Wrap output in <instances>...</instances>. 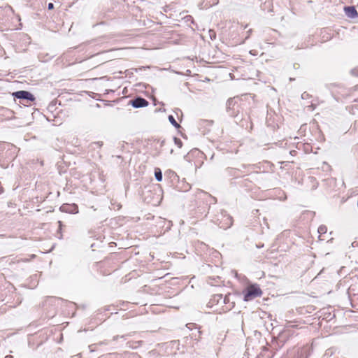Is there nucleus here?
Segmentation results:
<instances>
[{"label": "nucleus", "instance_id": "f257e3e1", "mask_svg": "<svg viewBox=\"0 0 358 358\" xmlns=\"http://www.w3.org/2000/svg\"><path fill=\"white\" fill-rule=\"evenodd\" d=\"M243 300L245 301H252L257 297L262 295V291L257 284L250 285L243 291Z\"/></svg>", "mask_w": 358, "mask_h": 358}, {"label": "nucleus", "instance_id": "f03ea898", "mask_svg": "<svg viewBox=\"0 0 358 358\" xmlns=\"http://www.w3.org/2000/svg\"><path fill=\"white\" fill-rule=\"evenodd\" d=\"M226 110L228 115L231 117H238L240 111V102L237 98H230L226 103Z\"/></svg>", "mask_w": 358, "mask_h": 358}, {"label": "nucleus", "instance_id": "7ed1b4c3", "mask_svg": "<svg viewBox=\"0 0 358 358\" xmlns=\"http://www.w3.org/2000/svg\"><path fill=\"white\" fill-rule=\"evenodd\" d=\"M215 222L221 228L227 229L229 228L233 224V218L227 211L222 210L220 215H217L215 217Z\"/></svg>", "mask_w": 358, "mask_h": 358}, {"label": "nucleus", "instance_id": "20e7f679", "mask_svg": "<svg viewBox=\"0 0 358 358\" xmlns=\"http://www.w3.org/2000/svg\"><path fill=\"white\" fill-rule=\"evenodd\" d=\"M12 96L14 97V99L26 100L31 102L36 99L35 96L30 92L26 90H19L14 92L12 94Z\"/></svg>", "mask_w": 358, "mask_h": 358}, {"label": "nucleus", "instance_id": "39448f33", "mask_svg": "<svg viewBox=\"0 0 358 358\" xmlns=\"http://www.w3.org/2000/svg\"><path fill=\"white\" fill-rule=\"evenodd\" d=\"M59 210L64 213L76 214L78 213V206L75 203H64L60 206Z\"/></svg>", "mask_w": 358, "mask_h": 358}, {"label": "nucleus", "instance_id": "423d86ee", "mask_svg": "<svg viewBox=\"0 0 358 358\" xmlns=\"http://www.w3.org/2000/svg\"><path fill=\"white\" fill-rule=\"evenodd\" d=\"M148 103V101L141 96H137L130 100V104L135 108L145 107Z\"/></svg>", "mask_w": 358, "mask_h": 358}, {"label": "nucleus", "instance_id": "0eeeda50", "mask_svg": "<svg viewBox=\"0 0 358 358\" xmlns=\"http://www.w3.org/2000/svg\"><path fill=\"white\" fill-rule=\"evenodd\" d=\"M310 355V348L308 345L299 348L296 358H308Z\"/></svg>", "mask_w": 358, "mask_h": 358}, {"label": "nucleus", "instance_id": "6e6552de", "mask_svg": "<svg viewBox=\"0 0 358 358\" xmlns=\"http://www.w3.org/2000/svg\"><path fill=\"white\" fill-rule=\"evenodd\" d=\"M344 10L346 16L349 18L354 19L358 17V13L353 6H345Z\"/></svg>", "mask_w": 358, "mask_h": 358}, {"label": "nucleus", "instance_id": "1a4fd4ad", "mask_svg": "<svg viewBox=\"0 0 358 358\" xmlns=\"http://www.w3.org/2000/svg\"><path fill=\"white\" fill-rule=\"evenodd\" d=\"M232 295L231 294H228L225 295L224 297L222 296V303L226 304V310H231L235 306V302L231 301Z\"/></svg>", "mask_w": 358, "mask_h": 358}, {"label": "nucleus", "instance_id": "9d476101", "mask_svg": "<svg viewBox=\"0 0 358 358\" xmlns=\"http://www.w3.org/2000/svg\"><path fill=\"white\" fill-rule=\"evenodd\" d=\"M6 145L8 147V149L5 152V157L8 160H11L15 157V152L12 150H15V148L11 144H6Z\"/></svg>", "mask_w": 358, "mask_h": 358}, {"label": "nucleus", "instance_id": "9b49d317", "mask_svg": "<svg viewBox=\"0 0 358 358\" xmlns=\"http://www.w3.org/2000/svg\"><path fill=\"white\" fill-rule=\"evenodd\" d=\"M215 303H222V294H217L212 296L209 301V304L210 305V306H213Z\"/></svg>", "mask_w": 358, "mask_h": 358}, {"label": "nucleus", "instance_id": "f8f14e48", "mask_svg": "<svg viewBox=\"0 0 358 358\" xmlns=\"http://www.w3.org/2000/svg\"><path fill=\"white\" fill-rule=\"evenodd\" d=\"M155 177L157 181L160 182L162 180L163 175L159 168L155 169Z\"/></svg>", "mask_w": 358, "mask_h": 358}, {"label": "nucleus", "instance_id": "ddd939ff", "mask_svg": "<svg viewBox=\"0 0 358 358\" xmlns=\"http://www.w3.org/2000/svg\"><path fill=\"white\" fill-rule=\"evenodd\" d=\"M170 123L176 129L180 128V125L176 122V119L172 115H169L168 117Z\"/></svg>", "mask_w": 358, "mask_h": 358}, {"label": "nucleus", "instance_id": "4468645a", "mask_svg": "<svg viewBox=\"0 0 358 358\" xmlns=\"http://www.w3.org/2000/svg\"><path fill=\"white\" fill-rule=\"evenodd\" d=\"M333 351L331 349H328L326 350L325 353L322 356V358H335L333 357Z\"/></svg>", "mask_w": 358, "mask_h": 358}, {"label": "nucleus", "instance_id": "2eb2a0df", "mask_svg": "<svg viewBox=\"0 0 358 358\" xmlns=\"http://www.w3.org/2000/svg\"><path fill=\"white\" fill-rule=\"evenodd\" d=\"M320 234H324L327 231V228L325 225H320L317 230Z\"/></svg>", "mask_w": 358, "mask_h": 358}, {"label": "nucleus", "instance_id": "dca6fc26", "mask_svg": "<svg viewBox=\"0 0 358 358\" xmlns=\"http://www.w3.org/2000/svg\"><path fill=\"white\" fill-rule=\"evenodd\" d=\"M141 68L139 69V70H141ZM138 70V69H127L124 71V73L126 75V76H131L133 73H134V71H135L136 72H137Z\"/></svg>", "mask_w": 358, "mask_h": 358}, {"label": "nucleus", "instance_id": "f3484780", "mask_svg": "<svg viewBox=\"0 0 358 358\" xmlns=\"http://www.w3.org/2000/svg\"><path fill=\"white\" fill-rule=\"evenodd\" d=\"M173 141H174V143L179 148H181L182 146V141L177 138V137H174L173 138Z\"/></svg>", "mask_w": 358, "mask_h": 358}, {"label": "nucleus", "instance_id": "a211bd4d", "mask_svg": "<svg viewBox=\"0 0 358 358\" xmlns=\"http://www.w3.org/2000/svg\"><path fill=\"white\" fill-rule=\"evenodd\" d=\"M110 204L113 206V208H117V210H120L122 208V205L120 203H116L113 200L110 201Z\"/></svg>", "mask_w": 358, "mask_h": 358}, {"label": "nucleus", "instance_id": "6ab92c4d", "mask_svg": "<svg viewBox=\"0 0 358 358\" xmlns=\"http://www.w3.org/2000/svg\"><path fill=\"white\" fill-rule=\"evenodd\" d=\"M103 145V142L98 141V142H94L91 144V146L94 149L96 147L101 148Z\"/></svg>", "mask_w": 358, "mask_h": 358}, {"label": "nucleus", "instance_id": "aec40b11", "mask_svg": "<svg viewBox=\"0 0 358 358\" xmlns=\"http://www.w3.org/2000/svg\"><path fill=\"white\" fill-rule=\"evenodd\" d=\"M209 36L211 40H215L216 38V33L214 30L210 29L209 30Z\"/></svg>", "mask_w": 358, "mask_h": 358}, {"label": "nucleus", "instance_id": "412c9836", "mask_svg": "<svg viewBox=\"0 0 358 358\" xmlns=\"http://www.w3.org/2000/svg\"><path fill=\"white\" fill-rule=\"evenodd\" d=\"M97 348H98V344L97 343H94V344H92V345H89V349H90V352L96 351L97 350Z\"/></svg>", "mask_w": 358, "mask_h": 358}, {"label": "nucleus", "instance_id": "4be33fe9", "mask_svg": "<svg viewBox=\"0 0 358 358\" xmlns=\"http://www.w3.org/2000/svg\"><path fill=\"white\" fill-rule=\"evenodd\" d=\"M310 97V95L306 92H304L303 93H302L301 94V99H308Z\"/></svg>", "mask_w": 358, "mask_h": 358}, {"label": "nucleus", "instance_id": "5701e85b", "mask_svg": "<svg viewBox=\"0 0 358 358\" xmlns=\"http://www.w3.org/2000/svg\"><path fill=\"white\" fill-rule=\"evenodd\" d=\"M97 344H98V346H101V345H108V344H109V341H107V340H105L103 341H101V342L97 343Z\"/></svg>", "mask_w": 358, "mask_h": 358}, {"label": "nucleus", "instance_id": "b1692460", "mask_svg": "<svg viewBox=\"0 0 358 358\" xmlns=\"http://www.w3.org/2000/svg\"><path fill=\"white\" fill-rule=\"evenodd\" d=\"M48 10H52L54 8V4L52 3H49L48 5Z\"/></svg>", "mask_w": 358, "mask_h": 358}, {"label": "nucleus", "instance_id": "393cba45", "mask_svg": "<svg viewBox=\"0 0 358 358\" xmlns=\"http://www.w3.org/2000/svg\"><path fill=\"white\" fill-rule=\"evenodd\" d=\"M126 336L123 335V336H115L113 338V341H116L118 338H125Z\"/></svg>", "mask_w": 358, "mask_h": 358}, {"label": "nucleus", "instance_id": "a878e982", "mask_svg": "<svg viewBox=\"0 0 358 358\" xmlns=\"http://www.w3.org/2000/svg\"><path fill=\"white\" fill-rule=\"evenodd\" d=\"M351 245H352V248H356V247L358 246V242L354 241V242L352 243Z\"/></svg>", "mask_w": 358, "mask_h": 358}, {"label": "nucleus", "instance_id": "bb28decb", "mask_svg": "<svg viewBox=\"0 0 358 358\" xmlns=\"http://www.w3.org/2000/svg\"><path fill=\"white\" fill-rule=\"evenodd\" d=\"M29 261L28 259H19L17 260V262H27Z\"/></svg>", "mask_w": 358, "mask_h": 358}, {"label": "nucleus", "instance_id": "cd10ccee", "mask_svg": "<svg viewBox=\"0 0 358 358\" xmlns=\"http://www.w3.org/2000/svg\"><path fill=\"white\" fill-rule=\"evenodd\" d=\"M58 224H59V230H58V232H59V231H60V230H61V227H62V222L61 221H59V222H58Z\"/></svg>", "mask_w": 358, "mask_h": 358}, {"label": "nucleus", "instance_id": "c85d7f7f", "mask_svg": "<svg viewBox=\"0 0 358 358\" xmlns=\"http://www.w3.org/2000/svg\"><path fill=\"white\" fill-rule=\"evenodd\" d=\"M346 201H347V199H345L344 197H343V198L341 199V203H345Z\"/></svg>", "mask_w": 358, "mask_h": 358}, {"label": "nucleus", "instance_id": "c756f323", "mask_svg": "<svg viewBox=\"0 0 358 358\" xmlns=\"http://www.w3.org/2000/svg\"><path fill=\"white\" fill-rule=\"evenodd\" d=\"M250 53L252 55H256V54L255 53V50H250Z\"/></svg>", "mask_w": 358, "mask_h": 358}, {"label": "nucleus", "instance_id": "7c9ffc66", "mask_svg": "<svg viewBox=\"0 0 358 358\" xmlns=\"http://www.w3.org/2000/svg\"><path fill=\"white\" fill-rule=\"evenodd\" d=\"M4 358H13L11 355H7Z\"/></svg>", "mask_w": 358, "mask_h": 358}, {"label": "nucleus", "instance_id": "2f4dec72", "mask_svg": "<svg viewBox=\"0 0 358 358\" xmlns=\"http://www.w3.org/2000/svg\"><path fill=\"white\" fill-rule=\"evenodd\" d=\"M116 157L118 158V159H121L122 158V157L120 156V155H117Z\"/></svg>", "mask_w": 358, "mask_h": 358}, {"label": "nucleus", "instance_id": "473e14b6", "mask_svg": "<svg viewBox=\"0 0 358 358\" xmlns=\"http://www.w3.org/2000/svg\"><path fill=\"white\" fill-rule=\"evenodd\" d=\"M164 143V141H162V143H161V145H163Z\"/></svg>", "mask_w": 358, "mask_h": 358}, {"label": "nucleus", "instance_id": "72a5a7b5", "mask_svg": "<svg viewBox=\"0 0 358 358\" xmlns=\"http://www.w3.org/2000/svg\"><path fill=\"white\" fill-rule=\"evenodd\" d=\"M289 80H290L291 81H292V80H294V78H291Z\"/></svg>", "mask_w": 358, "mask_h": 358}, {"label": "nucleus", "instance_id": "f704fd0d", "mask_svg": "<svg viewBox=\"0 0 358 358\" xmlns=\"http://www.w3.org/2000/svg\"><path fill=\"white\" fill-rule=\"evenodd\" d=\"M31 257L34 258L35 257V255H32Z\"/></svg>", "mask_w": 358, "mask_h": 358}, {"label": "nucleus", "instance_id": "c9c22d12", "mask_svg": "<svg viewBox=\"0 0 358 358\" xmlns=\"http://www.w3.org/2000/svg\"><path fill=\"white\" fill-rule=\"evenodd\" d=\"M357 206H358V201H357Z\"/></svg>", "mask_w": 358, "mask_h": 358}]
</instances>
